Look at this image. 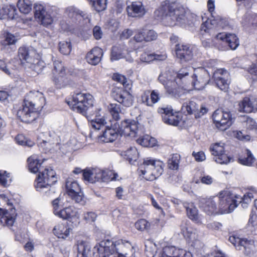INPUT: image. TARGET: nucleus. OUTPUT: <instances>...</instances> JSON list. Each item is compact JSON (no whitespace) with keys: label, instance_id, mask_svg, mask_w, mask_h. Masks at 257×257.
<instances>
[{"label":"nucleus","instance_id":"28","mask_svg":"<svg viewBox=\"0 0 257 257\" xmlns=\"http://www.w3.org/2000/svg\"><path fill=\"white\" fill-rule=\"evenodd\" d=\"M126 11L128 15L132 17H142L146 13L145 7L140 2H133L127 6Z\"/></svg>","mask_w":257,"mask_h":257},{"label":"nucleus","instance_id":"49","mask_svg":"<svg viewBox=\"0 0 257 257\" xmlns=\"http://www.w3.org/2000/svg\"><path fill=\"white\" fill-rule=\"evenodd\" d=\"M17 60H12L11 62L6 64L5 62L3 60H0V69H1L6 74L11 76L13 74L12 70L17 68V66L15 65L12 67V63H15Z\"/></svg>","mask_w":257,"mask_h":257},{"label":"nucleus","instance_id":"31","mask_svg":"<svg viewBox=\"0 0 257 257\" xmlns=\"http://www.w3.org/2000/svg\"><path fill=\"white\" fill-rule=\"evenodd\" d=\"M101 242L94 247L93 252L96 257H127L119 255L115 250H112L111 247L104 248V250L101 249Z\"/></svg>","mask_w":257,"mask_h":257},{"label":"nucleus","instance_id":"33","mask_svg":"<svg viewBox=\"0 0 257 257\" xmlns=\"http://www.w3.org/2000/svg\"><path fill=\"white\" fill-rule=\"evenodd\" d=\"M159 99L160 93L158 90H154L151 93L150 91H146L142 95V102L148 106H152Z\"/></svg>","mask_w":257,"mask_h":257},{"label":"nucleus","instance_id":"16","mask_svg":"<svg viewBox=\"0 0 257 257\" xmlns=\"http://www.w3.org/2000/svg\"><path fill=\"white\" fill-rule=\"evenodd\" d=\"M213 78L217 87L222 91H227L230 83L229 73L225 69H219L213 73Z\"/></svg>","mask_w":257,"mask_h":257},{"label":"nucleus","instance_id":"61","mask_svg":"<svg viewBox=\"0 0 257 257\" xmlns=\"http://www.w3.org/2000/svg\"><path fill=\"white\" fill-rule=\"evenodd\" d=\"M213 178L210 175L204 174L200 177L199 179H194V182L196 183L200 182L206 185H211L213 182Z\"/></svg>","mask_w":257,"mask_h":257},{"label":"nucleus","instance_id":"5","mask_svg":"<svg viewBox=\"0 0 257 257\" xmlns=\"http://www.w3.org/2000/svg\"><path fill=\"white\" fill-rule=\"evenodd\" d=\"M93 97L89 93L77 92L73 94L71 101L68 104L73 110L87 116L90 113L89 109L93 106Z\"/></svg>","mask_w":257,"mask_h":257},{"label":"nucleus","instance_id":"23","mask_svg":"<svg viewBox=\"0 0 257 257\" xmlns=\"http://www.w3.org/2000/svg\"><path fill=\"white\" fill-rule=\"evenodd\" d=\"M160 257H192L190 252L173 246H165Z\"/></svg>","mask_w":257,"mask_h":257},{"label":"nucleus","instance_id":"17","mask_svg":"<svg viewBox=\"0 0 257 257\" xmlns=\"http://www.w3.org/2000/svg\"><path fill=\"white\" fill-rule=\"evenodd\" d=\"M24 101L28 104L35 107L39 111L41 110L45 104L43 94L38 91H30L26 96Z\"/></svg>","mask_w":257,"mask_h":257},{"label":"nucleus","instance_id":"41","mask_svg":"<svg viewBox=\"0 0 257 257\" xmlns=\"http://www.w3.org/2000/svg\"><path fill=\"white\" fill-rule=\"evenodd\" d=\"M90 248V245L88 242L83 240L78 241L77 257H89Z\"/></svg>","mask_w":257,"mask_h":257},{"label":"nucleus","instance_id":"56","mask_svg":"<svg viewBox=\"0 0 257 257\" xmlns=\"http://www.w3.org/2000/svg\"><path fill=\"white\" fill-rule=\"evenodd\" d=\"M59 51L64 55H68L71 50V45L69 41H62L59 44Z\"/></svg>","mask_w":257,"mask_h":257},{"label":"nucleus","instance_id":"13","mask_svg":"<svg viewBox=\"0 0 257 257\" xmlns=\"http://www.w3.org/2000/svg\"><path fill=\"white\" fill-rule=\"evenodd\" d=\"M209 150L214 156L213 160L217 163L226 164L232 160L231 157L225 153L223 143H217L212 144Z\"/></svg>","mask_w":257,"mask_h":257},{"label":"nucleus","instance_id":"38","mask_svg":"<svg viewBox=\"0 0 257 257\" xmlns=\"http://www.w3.org/2000/svg\"><path fill=\"white\" fill-rule=\"evenodd\" d=\"M16 12L14 6H0V19H14L17 16Z\"/></svg>","mask_w":257,"mask_h":257},{"label":"nucleus","instance_id":"44","mask_svg":"<svg viewBox=\"0 0 257 257\" xmlns=\"http://www.w3.org/2000/svg\"><path fill=\"white\" fill-rule=\"evenodd\" d=\"M26 67L30 68L32 70L37 74L42 72L45 67V63L42 60L34 58L31 62L26 65Z\"/></svg>","mask_w":257,"mask_h":257},{"label":"nucleus","instance_id":"30","mask_svg":"<svg viewBox=\"0 0 257 257\" xmlns=\"http://www.w3.org/2000/svg\"><path fill=\"white\" fill-rule=\"evenodd\" d=\"M103 56L102 50L97 47L92 49L86 56L87 62L92 65H97L101 61Z\"/></svg>","mask_w":257,"mask_h":257},{"label":"nucleus","instance_id":"54","mask_svg":"<svg viewBox=\"0 0 257 257\" xmlns=\"http://www.w3.org/2000/svg\"><path fill=\"white\" fill-rule=\"evenodd\" d=\"M118 176L111 170L103 171V175L101 181L103 182H107L109 181H114L117 179Z\"/></svg>","mask_w":257,"mask_h":257},{"label":"nucleus","instance_id":"27","mask_svg":"<svg viewBox=\"0 0 257 257\" xmlns=\"http://www.w3.org/2000/svg\"><path fill=\"white\" fill-rule=\"evenodd\" d=\"M219 27L218 26L214 25V28L215 29V34L214 35H210L209 32H202L200 30V33L202 35V46L205 48H210L212 46L220 44V40H215V35H217V33L216 30V28Z\"/></svg>","mask_w":257,"mask_h":257},{"label":"nucleus","instance_id":"59","mask_svg":"<svg viewBox=\"0 0 257 257\" xmlns=\"http://www.w3.org/2000/svg\"><path fill=\"white\" fill-rule=\"evenodd\" d=\"M244 122L245 123V126L247 129L250 130H257V123L251 117L248 116H243Z\"/></svg>","mask_w":257,"mask_h":257},{"label":"nucleus","instance_id":"58","mask_svg":"<svg viewBox=\"0 0 257 257\" xmlns=\"http://www.w3.org/2000/svg\"><path fill=\"white\" fill-rule=\"evenodd\" d=\"M16 141L18 144L22 146L31 147L34 145V143L33 141L27 139L23 135H18L16 137Z\"/></svg>","mask_w":257,"mask_h":257},{"label":"nucleus","instance_id":"35","mask_svg":"<svg viewBox=\"0 0 257 257\" xmlns=\"http://www.w3.org/2000/svg\"><path fill=\"white\" fill-rule=\"evenodd\" d=\"M35 54V52L33 50L25 47H20L18 51V56L21 63L25 64L26 63V65L32 61Z\"/></svg>","mask_w":257,"mask_h":257},{"label":"nucleus","instance_id":"62","mask_svg":"<svg viewBox=\"0 0 257 257\" xmlns=\"http://www.w3.org/2000/svg\"><path fill=\"white\" fill-rule=\"evenodd\" d=\"M144 33L146 42H150L155 40L157 38V33L153 30H148L144 28Z\"/></svg>","mask_w":257,"mask_h":257},{"label":"nucleus","instance_id":"53","mask_svg":"<svg viewBox=\"0 0 257 257\" xmlns=\"http://www.w3.org/2000/svg\"><path fill=\"white\" fill-rule=\"evenodd\" d=\"M123 49L120 46H114L112 48L111 60L112 61L118 60L123 57Z\"/></svg>","mask_w":257,"mask_h":257},{"label":"nucleus","instance_id":"4","mask_svg":"<svg viewBox=\"0 0 257 257\" xmlns=\"http://www.w3.org/2000/svg\"><path fill=\"white\" fill-rule=\"evenodd\" d=\"M164 166L163 162L147 158L140 165V170L144 178L147 180L153 181L162 174Z\"/></svg>","mask_w":257,"mask_h":257},{"label":"nucleus","instance_id":"3","mask_svg":"<svg viewBox=\"0 0 257 257\" xmlns=\"http://www.w3.org/2000/svg\"><path fill=\"white\" fill-rule=\"evenodd\" d=\"M155 14L157 17L166 21L171 26L183 23L185 21L184 9L173 3L162 5L155 12Z\"/></svg>","mask_w":257,"mask_h":257},{"label":"nucleus","instance_id":"52","mask_svg":"<svg viewBox=\"0 0 257 257\" xmlns=\"http://www.w3.org/2000/svg\"><path fill=\"white\" fill-rule=\"evenodd\" d=\"M180 156L177 154H173L168 161V166L171 170H177L178 168Z\"/></svg>","mask_w":257,"mask_h":257},{"label":"nucleus","instance_id":"6","mask_svg":"<svg viewBox=\"0 0 257 257\" xmlns=\"http://www.w3.org/2000/svg\"><path fill=\"white\" fill-rule=\"evenodd\" d=\"M207 9L210 13L211 19H207L203 22L201 26V30L202 32H207L210 35H214L215 29L214 26L216 25L219 27L224 28L227 25V21L221 16L216 15L215 10V0H208Z\"/></svg>","mask_w":257,"mask_h":257},{"label":"nucleus","instance_id":"15","mask_svg":"<svg viewBox=\"0 0 257 257\" xmlns=\"http://www.w3.org/2000/svg\"><path fill=\"white\" fill-rule=\"evenodd\" d=\"M209 74L207 70L203 68L195 70V73L192 76V85L195 89L201 90L208 83Z\"/></svg>","mask_w":257,"mask_h":257},{"label":"nucleus","instance_id":"51","mask_svg":"<svg viewBox=\"0 0 257 257\" xmlns=\"http://www.w3.org/2000/svg\"><path fill=\"white\" fill-rule=\"evenodd\" d=\"M256 190L253 189L250 191H249L247 192L246 194H245L243 195V197L235 196V199H237V205L240 203L245 204V205L247 204L251 201V199L253 198V193H256Z\"/></svg>","mask_w":257,"mask_h":257},{"label":"nucleus","instance_id":"29","mask_svg":"<svg viewBox=\"0 0 257 257\" xmlns=\"http://www.w3.org/2000/svg\"><path fill=\"white\" fill-rule=\"evenodd\" d=\"M102 175L103 171L98 168L85 169L83 171V177L85 180L93 183L101 181Z\"/></svg>","mask_w":257,"mask_h":257},{"label":"nucleus","instance_id":"60","mask_svg":"<svg viewBox=\"0 0 257 257\" xmlns=\"http://www.w3.org/2000/svg\"><path fill=\"white\" fill-rule=\"evenodd\" d=\"M135 226L137 230L143 231L148 229L150 227V224L146 219H142L137 221Z\"/></svg>","mask_w":257,"mask_h":257},{"label":"nucleus","instance_id":"46","mask_svg":"<svg viewBox=\"0 0 257 257\" xmlns=\"http://www.w3.org/2000/svg\"><path fill=\"white\" fill-rule=\"evenodd\" d=\"M137 142L145 147H153L156 144V140L149 135L143 136L137 140Z\"/></svg>","mask_w":257,"mask_h":257},{"label":"nucleus","instance_id":"22","mask_svg":"<svg viewBox=\"0 0 257 257\" xmlns=\"http://www.w3.org/2000/svg\"><path fill=\"white\" fill-rule=\"evenodd\" d=\"M176 55L181 63L189 61L193 58L192 49L188 45H176Z\"/></svg>","mask_w":257,"mask_h":257},{"label":"nucleus","instance_id":"10","mask_svg":"<svg viewBox=\"0 0 257 257\" xmlns=\"http://www.w3.org/2000/svg\"><path fill=\"white\" fill-rule=\"evenodd\" d=\"M216 197L219 199L217 201L218 213H230L237 206V199H233L232 194L227 190L220 192Z\"/></svg>","mask_w":257,"mask_h":257},{"label":"nucleus","instance_id":"50","mask_svg":"<svg viewBox=\"0 0 257 257\" xmlns=\"http://www.w3.org/2000/svg\"><path fill=\"white\" fill-rule=\"evenodd\" d=\"M245 156L242 158H239V162L242 165L246 166H250L254 162L255 158L252 156L250 151L246 149L245 150Z\"/></svg>","mask_w":257,"mask_h":257},{"label":"nucleus","instance_id":"57","mask_svg":"<svg viewBox=\"0 0 257 257\" xmlns=\"http://www.w3.org/2000/svg\"><path fill=\"white\" fill-rule=\"evenodd\" d=\"M108 109L113 118L115 120L119 118V113L121 111L119 104L116 103H111L108 106Z\"/></svg>","mask_w":257,"mask_h":257},{"label":"nucleus","instance_id":"26","mask_svg":"<svg viewBox=\"0 0 257 257\" xmlns=\"http://www.w3.org/2000/svg\"><path fill=\"white\" fill-rule=\"evenodd\" d=\"M115 100L126 107H130L133 103V97L127 90H119L113 95Z\"/></svg>","mask_w":257,"mask_h":257},{"label":"nucleus","instance_id":"40","mask_svg":"<svg viewBox=\"0 0 257 257\" xmlns=\"http://www.w3.org/2000/svg\"><path fill=\"white\" fill-rule=\"evenodd\" d=\"M183 205L186 209L188 217L191 220L198 221L199 219V215L197 208L192 202H184Z\"/></svg>","mask_w":257,"mask_h":257},{"label":"nucleus","instance_id":"34","mask_svg":"<svg viewBox=\"0 0 257 257\" xmlns=\"http://www.w3.org/2000/svg\"><path fill=\"white\" fill-rule=\"evenodd\" d=\"M59 217L63 219L72 220L78 219L79 213L78 210L72 206L63 208L57 215Z\"/></svg>","mask_w":257,"mask_h":257},{"label":"nucleus","instance_id":"21","mask_svg":"<svg viewBox=\"0 0 257 257\" xmlns=\"http://www.w3.org/2000/svg\"><path fill=\"white\" fill-rule=\"evenodd\" d=\"M162 114V119L164 123L174 126H177L181 120V117L178 113H173L171 108H162L159 109Z\"/></svg>","mask_w":257,"mask_h":257},{"label":"nucleus","instance_id":"32","mask_svg":"<svg viewBox=\"0 0 257 257\" xmlns=\"http://www.w3.org/2000/svg\"><path fill=\"white\" fill-rule=\"evenodd\" d=\"M181 233L185 238L190 241H194L198 239L197 230L193 228L187 222H183L181 225Z\"/></svg>","mask_w":257,"mask_h":257},{"label":"nucleus","instance_id":"14","mask_svg":"<svg viewBox=\"0 0 257 257\" xmlns=\"http://www.w3.org/2000/svg\"><path fill=\"white\" fill-rule=\"evenodd\" d=\"M66 188L68 195L72 199L78 203L81 204L84 203L83 193L76 181L72 179L67 180L66 182Z\"/></svg>","mask_w":257,"mask_h":257},{"label":"nucleus","instance_id":"11","mask_svg":"<svg viewBox=\"0 0 257 257\" xmlns=\"http://www.w3.org/2000/svg\"><path fill=\"white\" fill-rule=\"evenodd\" d=\"M212 118L216 126L222 131L230 127L233 121V118L230 112L219 109L214 112Z\"/></svg>","mask_w":257,"mask_h":257},{"label":"nucleus","instance_id":"19","mask_svg":"<svg viewBox=\"0 0 257 257\" xmlns=\"http://www.w3.org/2000/svg\"><path fill=\"white\" fill-rule=\"evenodd\" d=\"M49 138L47 140H43L40 143L39 146L46 152H55L60 150L61 144H60L57 136L53 134H49Z\"/></svg>","mask_w":257,"mask_h":257},{"label":"nucleus","instance_id":"1","mask_svg":"<svg viewBox=\"0 0 257 257\" xmlns=\"http://www.w3.org/2000/svg\"><path fill=\"white\" fill-rule=\"evenodd\" d=\"M95 118L92 119L91 125L93 128L99 130L104 127L105 131L103 134L100 136V139L104 143L112 142L114 141L117 137V133L124 136L135 137L138 131V124L134 120L127 119L121 122L118 128L116 126L113 128L108 126H105V120L103 117L95 115Z\"/></svg>","mask_w":257,"mask_h":257},{"label":"nucleus","instance_id":"7","mask_svg":"<svg viewBox=\"0 0 257 257\" xmlns=\"http://www.w3.org/2000/svg\"><path fill=\"white\" fill-rule=\"evenodd\" d=\"M101 249L111 247L112 250H115L119 255L126 256V255H133L135 253L134 247L128 241L118 239L112 241L109 239L101 241Z\"/></svg>","mask_w":257,"mask_h":257},{"label":"nucleus","instance_id":"18","mask_svg":"<svg viewBox=\"0 0 257 257\" xmlns=\"http://www.w3.org/2000/svg\"><path fill=\"white\" fill-rule=\"evenodd\" d=\"M35 16L41 22V24L47 26L53 21L50 10H47L43 5L36 4L34 6Z\"/></svg>","mask_w":257,"mask_h":257},{"label":"nucleus","instance_id":"8","mask_svg":"<svg viewBox=\"0 0 257 257\" xmlns=\"http://www.w3.org/2000/svg\"><path fill=\"white\" fill-rule=\"evenodd\" d=\"M158 80L164 85L169 94L175 97L180 96V93L182 89L180 81L170 72L162 73L159 75Z\"/></svg>","mask_w":257,"mask_h":257},{"label":"nucleus","instance_id":"2","mask_svg":"<svg viewBox=\"0 0 257 257\" xmlns=\"http://www.w3.org/2000/svg\"><path fill=\"white\" fill-rule=\"evenodd\" d=\"M28 167L30 171L33 173L39 172L35 182V186L38 191L48 188L51 184L57 182L55 173L52 169L43 168L36 156L30 157L28 160Z\"/></svg>","mask_w":257,"mask_h":257},{"label":"nucleus","instance_id":"9","mask_svg":"<svg viewBox=\"0 0 257 257\" xmlns=\"http://www.w3.org/2000/svg\"><path fill=\"white\" fill-rule=\"evenodd\" d=\"M52 81L58 89H61L70 84V78L66 73V68L60 61L54 62Z\"/></svg>","mask_w":257,"mask_h":257},{"label":"nucleus","instance_id":"48","mask_svg":"<svg viewBox=\"0 0 257 257\" xmlns=\"http://www.w3.org/2000/svg\"><path fill=\"white\" fill-rule=\"evenodd\" d=\"M241 244V250H243L247 255L249 254L254 247V241L252 240H248L246 239L242 238Z\"/></svg>","mask_w":257,"mask_h":257},{"label":"nucleus","instance_id":"64","mask_svg":"<svg viewBox=\"0 0 257 257\" xmlns=\"http://www.w3.org/2000/svg\"><path fill=\"white\" fill-rule=\"evenodd\" d=\"M242 238H240L235 235L230 236L228 239L229 241L237 249L241 250V241Z\"/></svg>","mask_w":257,"mask_h":257},{"label":"nucleus","instance_id":"39","mask_svg":"<svg viewBox=\"0 0 257 257\" xmlns=\"http://www.w3.org/2000/svg\"><path fill=\"white\" fill-rule=\"evenodd\" d=\"M237 109L240 112L250 113L256 110V108L248 97L244 98L238 102Z\"/></svg>","mask_w":257,"mask_h":257},{"label":"nucleus","instance_id":"20","mask_svg":"<svg viewBox=\"0 0 257 257\" xmlns=\"http://www.w3.org/2000/svg\"><path fill=\"white\" fill-rule=\"evenodd\" d=\"M216 196L208 198H201L199 200V206L208 215L218 213Z\"/></svg>","mask_w":257,"mask_h":257},{"label":"nucleus","instance_id":"55","mask_svg":"<svg viewBox=\"0 0 257 257\" xmlns=\"http://www.w3.org/2000/svg\"><path fill=\"white\" fill-rule=\"evenodd\" d=\"M52 204L53 208V212L55 215L57 216L63 209L62 208L64 205L63 200L61 197H59L54 199L52 201Z\"/></svg>","mask_w":257,"mask_h":257},{"label":"nucleus","instance_id":"37","mask_svg":"<svg viewBox=\"0 0 257 257\" xmlns=\"http://www.w3.org/2000/svg\"><path fill=\"white\" fill-rule=\"evenodd\" d=\"M66 15L71 19L73 21L74 20L80 19L81 18L83 19H88V15L85 12L80 11L74 7H70L66 9L65 11Z\"/></svg>","mask_w":257,"mask_h":257},{"label":"nucleus","instance_id":"47","mask_svg":"<svg viewBox=\"0 0 257 257\" xmlns=\"http://www.w3.org/2000/svg\"><path fill=\"white\" fill-rule=\"evenodd\" d=\"M17 6L21 13L27 14L32 10V2L30 0H19Z\"/></svg>","mask_w":257,"mask_h":257},{"label":"nucleus","instance_id":"43","mask_svg":"<svg viewBox=\"0 0 257 257\" xmlns=\"http://www.w3.org/2000/svg\"><path fill=\"white\" fill-rule=\"evenodd\" d=\"M198 105L194 101H188L183 103L182 110L188 114H194L198 112Z\"/></svg>","mask_w":257,"mask_h":257},{"label":"nucleus","instance_id":"63","mask_svg":"<svg viewBox=\"0 0 257 257\" xmlns=\"http://www.w3.org/2000/svg\"><path fill=\"white\" fill-rule=\"evenodd\" d=\"M9 179L11 180L10 174L6 171L0 170V184L6 186L8 184Z\"/></svg>","mask_w":257,"mask_h":257},{"label":"nucleus","instance_id":"42","mask_svg":"<svg viewBox=\"0 0 257 257\" xmlns=\"http://www.w3.org/2000/svg\"><path fill=\"white\" fill-rule=\"evenodd\" d=\"M17 41L16 37L9 32H4L0 37V44L3 46L2 49L14 45Z\"/></svg>","mask_w":257,"mask_h":257},{"label":"nucleus","instance_id":"12","mask_svg":"<svg viewBox=\"0 0 257 257\" xmlns=\"http://www.w3.org/2000/svg\"><path fill=\"white\" fill-rule=\"evenodd\" d=\"M39 112L35 107L28 104L24 101L22 105L18 110L17 115L22 121L31 123L38 117Z\"/></svg>","mask_w":257,"mask_h":257},{"label":"nucleus","instance_id":"45","mask_svg":"<svg viewBox=\"0 0 257 257\" xmlns=\"http://www.w3.org/2000/svg\"><path fill=\"white\" fill-rule=\"evenodd\" d=\"M123 155L130 163H132L137 160L139 154L136 148L131 147L123 152Z\"/></svg>","mask_w":257,"mask_h":257},{"label":"nucleus","instance_id":"25","mask_svg":"<svg viewBox=\"0 0 257 257\" xmlns=\"http://www.w3.org/2000/svg\"><path fill=\"white\" fill-rule=\"evenodd\" d=\"M16 214L15 209H11L10 212L0 208V223L4 226L11 228L14 224Z\"/></svg>","mask_w":257,"mask_h":257},{"label":"nucleus","instance_id":"36","mask_svg":"<svg viewBox=\"0 0 257 257\" xmlns=\"http://www.w3.org/2000/svg\"><path fill=\"white\" fill-rule=\"evenodd\" d=\"M71 229L66 224H56L53 229L54 234L59 238L66 239L69 235Z\"/></svg>","mask_w":257,"mask_h":257},{"label":"nucleus","instance_id":"24","mask_svg":"<svg viewBox=\"0 0 257 257\" xmlns=\"http://www.w3.org/2000/svg\"><path fill=\"white\" fill-rule=\"evenodd\" d=\"M215 40H220L221 42L225 43L232 50H235L239 45V40L234 34L218 33L215 36Z\"/></svg>","mask_w":257,"mask_h":257}]
</instances>
